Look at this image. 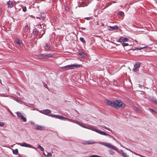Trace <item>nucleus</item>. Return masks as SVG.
Masks as SVG:
<instances>
[{
  "instance_id": "obj_1",
  "label": "nucleus",
  "mask_w": 157,
  "mask_h": 157,
  "mask_svg": "<svg viewBox=\"0 0 157 157\" xmlns=\"http://www.w3.org/2000/svg\"><path fill=\"white\" fill-rule=\"evenodd\" d=\"M125 106L124 103L122 102L121 100H117L113 101V107L116 108H121L122 109L124 108Z\"/></svg>"
},
{
  "instance_id": "obj_2",
  "label": "nucleus",
  "mask_w": 157,
  "mask_h": 157,
  "mask_svg": "<svg viewBox=\"0 0 157 157\" xmlns=\"http://www.w3.org/2000/svg\"><path fill=\"white\" fill-rule=\"evenodd\" d=\"M81 67V65L79 64H74L67 65L62 67L65 70H67L69 69H73L75 68H78Z\"/></svg>"
},
{
  "instance_id": "obj_3",
  "label": "nucleus",
  "mask_w": 157,
  "mask_h": 157,
  "mask_svg": "<svg viewBox=\"0 0 157 157\" xmlns=\"http://www.w3.org/2000/svg\"><path fill=\"white\" fill-rule=\"evenodd\" d=\"M100 144L112 149L116 151H117V148L115 147L110 143L101 142L100 143Z\"/></svg>"
},
{
  "instance_id": "obj_4",
  "label": "nucleus",
  "mask_w": 157,
  "mask_h": 157,
  "mask_svg": "<svg viewBox=\"0 0 157 157\" xmlns=\"http://www.w3.org/2000/svg\"><path fill=\"white\" fill-rule=\"evenodd\" d=\"M140 66V63L138 62H136L134 65L132 71L134 72H136L139 71V68Z\"/></svg>"
},
{
  "instance_id": "obj_5",
  "label": "nucleus",
  "mask_w": 157,
  "mask_h": 157,
  "mask_svg": "<svg viewBox=\"0 0 157 157\" xmlns=\"http://www.w3.org/2000/svg\"><path fill=\"white\" fill-rule=\"evenodd\" d=\"M6 5L8 7L12 8L13 6L14 3L11 1H10L7 2Z\"/></svg>"
},
{
  "instance_id": "obj_6",
  "label": "nucleus",
  "mask_w": 157,
  "mask_h": 157,
  "mask_svg": "<svg viewBox=\"0 0 157 157\" xmlns=\"http://www.w3.org/2000/svg\"><path fill=\"white\" fill-rule=\"evenodd\" d=\"M105 102L107 105L113 107V101H112L108 100H105Z\"/></svg>"
},
{
  "instance_id": "obj_7",
  "label": "nucleus",
  "mask_w": 157,
  "mask_h": 157,
  "mask_svg": "<svg viewBox=\"0 0 157 157\" xmlns=\"http://www.w3.org/2000/svg\"><path fill=\"white\" fill-rule=\"evenodd\" d=\"M20 146L22 147H31V145L25 143H24L22 144H20Z\"/></svg>"
},
{
  "instance_id": "obj_8",
  "label": "nucleus",
  "mask_w": 157,
  "mask_h": 157,
  "mask_svg": "<svg viewBox=\"0 0 157 157\" xmlns=\"http://www.w3.org/2000/svg\"><path fill=\"white\" fill-rule=\"evenodd\" d=\"M36 128L37 130H43L44 129V127L37 125H36Z\"/></svg>"
},
{
  "instance_id": "obj_9",
  "label": "nucleus",
  "mask_w": 157,
  "mask_h": 157,
  "mask_svg": "<svg viewBox=\"0 0 157 157\" xmlns=\"http://www.w3.org/2000/svg\"><path fill=\"white\" fill-rule=\"evenodd\" d=\"M95 143L94 141H84L83 144H92Z\"/></svg>"
},
{
  "instance_id": "obj_10",
  "label": "nucleus",
  "mask_w": 157,
  "mask_h": 157,
  "mask_svg": "<svg viewBox=\"0 0 157 157\" xmlns=\"http://www.w3.org/2000/svg\"><path fill=\"white\" fill-rule=\"evenodd\" d=\"M97 132L102 135L105 136H109V135L106 133L105 132L102 131H100L98 130V131H97Z\"/></svg>"
},
{
  "instance_id": "obj_11",
  "label": "nucleus",
  "mask_w": 157,
  "mask_h": 157,
  "mask_svg": "<svg viewBox=\"0 0 157 157\" xmlns=\"http://www.w3.org/2000/svg\"><path fill=\"white\" fill-rule=\"evenodd\" d=\"M54 117H55L58 119L63 120V119H67L66 117H63L59 116L58 115H53Z\"/></svg>"
},
{
  "instance_id": "obj_12",
  "label": "nucleus",
  "mask_w": 157,
  "mask_h": 157,
  "mask_svg": "<svg viewBox=\"0 0 157 157\" xmlns=\"http://www.w3.org/2000/svg\"><path fill=\"white\" fill-rule=\"evenodd\" d=\"M76 123L77 124H78L79 125H80V126H81V127H83V128H86L85 127V125L84 124V123H80L79 121H76Z\"/></svg>"
},
{
  "instance_id": "obj_13",
  "label": "nucleus",
  "mask_w": 157,
  "mask_h": 157,
  "mask_svg": "<svg viewBox=\"0 0 157 157\" xmlns=\"http://www.w3.org/2000/svg\"><path fill=\"white\" fill-rule=\"evenodd\" d=\"M53 55L52 54H49L46 55H44V59H47L49 57H52Z\"/></svg>"
},
{
  "instance_id": "obj_14",
  "label": "nucleus",
  "mask_w": 157,
  "mask_h": 157,
  "mask_svg": "<svg viewBox=\"0 0 157 157\" xmlns=\"http://www.w3.org/2000/svg\"><path fill=\"white\" fill-rule=\"evenodd\" d=\"M110 28H111L110 30H112L117 29H119L117 25L113 27H110Z\"/></svg>"
},
{
  "instance_id": "obj_15",
  "label": "nucleus",
  "mask_w": 157,
  "mask_h": 157,
  "mask_svg": "<svg viewBox=\"0 0 157 157\" xmlns=\"http://www.w3.org/2000/svg\"><path fill=\"white\" fill-rule=\"evenodd\" d=\"M89 129H91L93 131H95L97 132V131H98V130L95 127L90 126Z\"/></svg>"
},
{
  "instance_id": "obj_16",
  "label": "nucleus",
  "mask_w": 157,
  "mask_h": 157,
  "mask_svg": "<svg viewBox=\"0 0 157 157\" xmlns=\"http://www.w3.org/2000/svg\"><path fill=\"white\" fill-rule=\"evenodd\" d=\"M89 129H91L93 131H95L97 132V131H98V130L95 127L90 126Z\"/></svg>"
},
{
  "instance_id": "obj_17",
  "label": "nucleus",
  "mask_w": 157,
  "mask_h": 157,
  "mask_svg": "<svg viewBox=\"0 0 157 157\" xmlns=\"http://www.w3.org/2000/svg\"><path fill=\"white\" fill-rule=\"evenodd\" d=\"M15 42L19 45L21 46V42L19 40L16 39L15 40Z\"/></svg>"
},
{
  "instance_id": "obj_18",
  "label": "nucleus",
  "mask_w": 157,
  "mask_h": 157,
  "mask_svg": "<svg viewBox=\"0 0 157 157\" xmlns=\"http://www.w3.org/2000/svg\"><path fill=\"white\" fill-rule=\"evenodd\" d=\"M51 110L49 109H45L44 111V113L45 114H48L51 113Z\"/></svg>"
},
{
  "instance_id": "obj_19",
  "label": "nucleus",
  "mask_w": 157,
  "mask_h": 157,
  "mask_svg": "<svg viewBox=\"0 0 157 157\" xmlns=\"http://www.w3.org/2000/svg\"><path fill=\"white\" fill-rule=\"evenodd\" d=\"M44 55L43 54H40L37 56V57L40 59H44Z\"/></svg>"
},
{
  "instance_id": "obj_20",
  "label": "nucleus",
  "mask_w": 157,
  "mask_h": 157,
  "mask_svg": "<svg viewBox=\"0 0 157 157\" xmlns=\"http://www.w3.org/2000/svg\"><path fill=\"white\" fill-rule=\"evenodd\" d=\"M151 100L155 104L157 105V100L155 98H152Z\"/></svg>"
},
{
  "instance_id": "obj_21",
  "label": "nucleus",
  "mask_w": 157,
  "mask_h": 157,
  "mask_svg": "<svg viewBox=\"0 0 157 157\" xmlns=\"http://www.w3.org/2000/svg\"><path fill=\"white\" fill-rule=\"evenodd\" d=\"M112 5V2H110L106 4L104 8L103 9H105L106 8L108 7L109 6Z\"/></svg>"
},
{
  "instance_id": "obj_22",
  "label": "nucleus",
  "mask_w": 157,
  "mask_h": 157,
  "mask_svg": "<svg viewBox=\"0 0 157 157\" xmlns=\"http://www.w3.org/2000/svg\"><path fill=\"white\" fill-rule=\"evenodd\" d=\"M45 48L46 50H51V48L47 44H46L45 46Z\"/></svg>"
},
{
  "instance_id": "obj_23",
  "label": "nucleus",
  "mask_w": 157,
  "mask_h": 157,
  "mask_svg": "<svg viewBox=\"0 0 157 157\" xmlns=\"http://www.w3.org/2000/svg\"><path fill=\"white\" fill-rule=\"evenodd\" d=\"M13 154L17 155L18 153V150L17 149H15V150H13Z\"/></svg>"
},
{
  "instance_id": "obj_24",
  "label": "nucleus",
  "mask_w": 157,
  "mask_h": 157,
  "mask_svg": "<svg viewBox=\"0 0 157 157\" xmlns=\"http://www.w3.org/2000/svg\"><path fill=\"white\" fill-rule=\"evenodd\" d=\"M121 152H122V155L124 157H128V156L126 154V153H124L123 151L121 150Z\"/></svg>"
},
{
  "instance_id": "obj_25",
  "label": "nucleus",
  "mask_w": 157,
  "mask_h": 157,
  "mask_svg": "<svg viewBox=\"0 0 157 157\" xmlns=\"http://www.w3.org/2000/svg\"><path fill=\"white\" fill-rule=\"evenodd\" d=\"M133 109L134 110L138 111L139 113H140L141 112L140 109L136 107H134Z\"/></svg>"
},
{
  "instance_id": "obj_26",
  "label": "nucleus",
  "mask_w": 157,
  "mask_h": 157,
  "mask_svg": "<svg viewBox=\"0 0 157 157\" xmlns=\"http://www.w3.org/2000/svg\"><path fill=\"white\" fill-rule=\"evenodd\" d=\"M17 116L20 118L23 116L21 114V112H17Z\"/></svg>"
},
{
  "instance_id": "obj_27",
  "label": "nucleus",
  "mask_w": 157,
  "mask_h": 157,
  "mask_svg": "<svg viewBox=\"0 0 157 157\" xmlns=\"http://www.w3.org/2000/svg\"><path fill=\"white\" fill-rule=\"evenodd\" d=\"M80 40L83 43H86V41L83 38L80 37Z\"/></svg>"
},
{
  "instance_id": "obj_28",
  "label": "nucleus",
  "mask_w": 157,
  "mask_h": 157,
  "mask_svg": "<svg viewBox=\"0 0 157 157\" xmlns=\"http://www.w3.org/2000/svg\"><path fill=\"white\" fill-rule=\"evenodd\" d=\"M38 148H39L40 149V150L41 151H44V148L41 147L40 145H39Z\"/></svg>"
},
{
  "instance_id": "obj_29",
  "label": "nucleus",
  "mask_w": 157,
  "mask_h": 157,
  "mask_svg": "<svg viewBox=\"0 0 157 157\" xmlns=\"http://www.w3.org/2000/svg\"><path fill=\"white\" fill-rule=\"evenodd\" d=\"M21 118V119L23 121L26 122V118L25 117H24L23 116Z\"/></svg>"
},
{
  "instance_id": "obj_30",
  "label": "nucleus",
  "mask_w": 157,
  "mask_h": 157,
  "mask_svg": "<svg viewBox=\"0 0 157 157\" xmlns=\"http://www.w3.org/2000/svg\"><path fill=\"white\" fill-rule=\"evenodd\" d=\"M149 110L152 113H156V111L154 110L153 109L150 108L149 109Z\"/></svg>"
},
{
  "instance_id": "obj_31",
  "label": "nucleus",
  "mask_w": 157,
  "mask_h": 157,
  "mask_svg": "<svg viewBox=\"0 0 157 157\" xmlns=\"http://www.w3.org/2000/svg\"><path fill=\"white\" fill-rule=\"evenodd\" d=\"M123 42H124L126 41H128L129 39L126 38H123Z\"/></svg>"
},
{
  "instance_id": "obj_32",
  "label": "nucleus",
  "mask_w": 157,
  "mask_h": 157,
  "mask_svg": "<svg viewBox=\"0 0 157 157\" xmlns=\"http://www.w3.org/2000/svg\"><path fill=\"white\" fill-rule=\"evenodd\" d=\"M43 154L47 156H52V155L50 153H48L47 155H45V154L44 153Z\"/></svg>"
},
{
  "instance_id": "obj_33",
  "label": "nucleus",
  "mask_w": 157,
  "mask_h": 157,
  "mask_svg": "<svg viewBox=\"0 0 157 157\" xmlns=\"http://www.w3.org/2000/svg\"><path fill=\"white\" fill-rule=\"evenodd\" d=\"M123 37H121L118 39V41L120 42H121V43L122 42H123Z\"/></svg>"
},
{
  "instance_id": "obj_34",
  "label": "nucleus",
  "mask_w": 157,
  "mask_h": 157,
  "mask_svg": "<svg viewBox=\"0 0 157 157\" xmlns=\"http://www.w3.org/2000/svg\"><path fill=\"white\" fill-rule=\"evenodd\" d=\"M101 127H103V128L108 130H109V131H111V130L110 129H109V128L106 127V126H101Z\"/></svg>"
},
{
  "instance_id": "obj_35",
  "label": "nucleus",
  "mask_w": 157,
  "mask_h": 157,
  "mask_svg": "<svg viewBox=\"0 0 157 157\" xmlns=\"http://www.w3.org/2000/svg\"><path fill=\"white\" fill-rule=\"evenodd\" d=\"M122 45L123 46H126L129 45L127 43H123Z\"/></svg>"
},
{
  "instance_id": "obj_36",
  "label": "nucleus",
  "mask_w": 157,
  "mask_h": 157,
  "mask_svg": "<svg viewBox=\"0 0 157 157\" xmlns=\"http://www.w3.org/2000/svg\"><path fill=\"white\" fill-rule=\"evenodd\" d=\"M79 55L82 56H84L85 54L83 52H80L79 53Z\"/></svg>"
},
{
  "instance_id": "obj_37",
  "label": "nucleus",
  "mask_w": 157,
  "mask_h": 157,
  "mask_svg": "<svg viewBox=\"0 0 157 157\" xmlns=\"http://www.w3.org/2000/svg\"><path fill=\"white\" fill-rule=\"evenodd\" d=\"M119 15L122 16L124 15V13L123 12H120L119 13Z\"/></svg>"
},
{
  "instance_id": "obj_38",
  "label": "nucleus",
  "mask_w": 157,
  "mask_h": 157,
  "mask_svg": "<svg viewBox=\"0 0 157 157\" xmlns=\"http://www.w3.org/2000/svg\"><path fill=\"white\" fill-rule=\"evenodd\" d=\"M26 7H23V8H22V10L24 12H25L26 11Z\"/></svg>"
},
{
  "instance_id": "obj_39",
  "label": "nucleus",
  "mask_w": 157,
  "mask_h": 157,
  "mask_svg": "<svg viewBox=\"0 0 157 157\" xmlns=\"http://www.w3.org/2000/svg\"><path fill=\"white\" fill-rule=\"evenodd\" d=\"M25 29L26 30H29V27L28 26V25H26L25 26Z\"/></svg>"
},
{
  "instance_id": "obj_40",
  "label": "nucleus",
  "mask_w": 157,
  "mask_h": 157,
  "mask_svg": "<svg viewBox=\"0 0 157 157\" xmlns=\"http://www.w3.org/2000/svg\"><path fill=\"white\" fill-rule=\"evenodd\" d=\"M109 151L110 154L111 155H113L114 153V151L112 150H109Z\"/></svg>"
},
{
  "instance_id": "obj_41",
  "label": "nucleus",
  "mask_w": 157,
  "mask_h": 157,
  "mask_svg": "<svg viewBox=\"0 0 157 157\" xmlns=\"http://www.w3.org/2000/svg\"><path fill=\"white\" fill-rule=\"evenodd\" d=\"M4 125V124L3 122H0V126H2Z\"/></svg>"
},
{
  "instance_id": "obj_42",
  "label": "nucleus",
  "mask_w": 157,
  "mask_h": 157,
  "mask_svg": "<svg viewBox=\"0 0 157 157\" xmlns=\"http://www.w3.org/2000/svg\"><path fill=\"white\" fill-rule=\"evenodd\" d=\"M44 86L45 87L47 88L48 90V88L46 84H44Z\"/></svg>"
},
{
  "instance_id": "obj_43",
  "label": "nucleus",
  "mask_w": 157,
  "mask_h": 157,
  "mask_svg": "<svg viewBox=\"0 0 157 157\" xmlns=\"http://www.w3.org/2000/svg\"><path fill=\"white\" fill-rule=\"evenodd\" d=\"M85 19L87 20H90L91 19V18L90 17H86L85 18Z\"/></svg>"
},
{
  "instance_id": "obj_44",
  "label": "nucleus",
  "mask_w": 157,
  "mask_h": 157,
  "mask_svg": "<svg viewBox=\"0 0 157 157\" xmlns=\"http://www.w3.org/2000/svg\"><path fill=\"white\" fill-rule=\"evenodd\" d=\"M33 33H34V34H36V33H36V31H35V32H34V31H33Z\"/></svg>"
},
{
  "instance_id": "obj_45",
  "label": "nucleus",
  "mask_w": 157,
  "mask_h": 157,
  "mask_svg": "<svg viewBox=\"0 0 157 157\" xmlns=\"http://www.w3.org/2000/svg\"><path fill=\"white\" fill-rule=\"evenodd\" d=\"M2 12V10H0V15H1Z\"/></svg>"
},
{
  "instance_id": "obj_46",
  "label": "nucleus",
  "mask_w": 157,
  "mask_h": 157,
  "mask_svg": "<svg viewBox=\"0 0 157 157\" xmlns=\"http://www.w3.org/2000/svg\"><path fill=\"white\" fill-rule=\"evenodd\" d=\"M82 30H85V28H82Z\"/></svg>"
},
{
  "instance_id": "obj_47",
  "label": "nucleus",
  "mask_w": 157,
  "mask_h": 157,
  "mask_svg": "<svg viewBox=\"0 0 157 157\" xmlns=\"http://www.w3.org/2000/svg\"><path fill=\"white\" fill-rule=\"evenodd\" d=\"M143 48H140L139 49H140V50L142 49H143Z\"/></svg>"
},
{
  "instance_id": "obj_48",
  "label": "nucleus",
  "mask_w": 157,
  "mask_h": 157,
  "mask_svg": "<svg viewBox=\"0 0 157 157\" xmlns=\"http://www.w3.org/2000/svg\"><path fill=\"white\" fill-rule=\"evenodd\" d=\"M112 2L113 3H115V1H113Z\"/></svg>"
}]
</instances>
